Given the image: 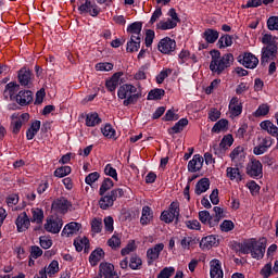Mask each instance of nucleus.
<instances>
[{
    "label": "nucleus",
    "mask_w": 278,
    "mask_h": 278,
    "mask_svg": "<svg viewBox=\"0 0 278 278\" xmlns=\"http://www.w3.org/2000/svg\"><path fill=\"white\" fill-rule=\"evenodd\" d=\"M210 71L213 75H223L227 68H231V66H233L235 59L232 53H225L224 55H220V52L214 49L210 51Z\"/></svg>",
    "instance_id": "obj_1"
},
{
    "label": "nucleus",
    "mask_w": 278,
    "mask_h": 278,
    "mask_svg": "<svg viewBox=\"0 0 278 278\" xmlns=\"http://www.w3.org/2000/svg\"><path fill=\"white\" fill-rule=\"evenodd\" d=\"M239 253L242 255H249L250 253L253 260H264V255L266 254V238L260 240L252 238L249 241L239 243Z\"/></svg>",
    "instance_id": "obj_2"
},
{
    "label": "nucleus",
    "mask_w": 278,
    "mask_h": 278,
    "mask_svg": "<svg viewBox=\"0 0 278 278\" xmlns=\"http://www.w3.org/2000/svg\"><path fill=\"white\" fill-rule=\"evenodd\" d=\"M138 92V88L131 84H124L119 86L117 89V97L123 101V105L125 108H129V105H136L138 103V99H140V93Z\"/></svg>",
    "instance_id": "obj_3"
},
{
    "label": "nucleus",
    "mask_w": 278,
    "mask_h": 278,
    "mask_svg": "<svg viewBox=\"0 0 278 278\" xmlns=\"http://www.w3.org/2000/svg\"><path fill=\"white\" fill-rule=\"evenodd\" d=\"M247 175L252 177V179L262 178L264 175L262 162H260L257 159H252L247 165Z\"/></svg>",
    "instance_id": "obj_4"
},
{
    "label": "nucleus",
    "mask_w": 278,
    "mask_h": 278,
    "mask_svg": "<svg viewBox=\"0 0 278 278\" xmlns=\"http://www.w3.org/2000/svg\"><path fill=\"white\" fill-rule=\"evenodd\" d=\"M237 62L244 66V68H257V64H260V59L255 56V54L251 52H243L239 54L237 58Z\"/></svg>",
    "instance_id": "obj_5"
},
{
    "label": "nucleus",
    "mask_w": 278,
    "mask_h": 278,
    "mask_svg": "<svg viewBox=\"0 0 278 278\" xmlns=\"http://www.w3.org/2000/svg\"><path fill=\"white\" fill-rule=\"evenodd\" d=\"M78 12L81 15L89 14L93 18H97V16H99V14H101V8H99V5H97L96 2H92L90 0H85V2H83L78 7Z\"/></svg>",
    "instance_id": "obj_6"
},
{
    "label": "nucleus",
    "mask_w": 278,
    "mask_h": 278,
    "mask_svg": "<svg viewBox=\"0 0 278 278\" xmlns=\"http://www.w3.org/2000/svg\"><path fill=\"white\" fill-rule=\"evenodd\" d=\"M157 49L160 53L164 55H173L174 51L177 49V41L170 37H164L159 41Z\"/></svg>",
    "instance_id": "obj_7"
},
{
    "label": "nucleus",
    "mask_w": 278,
    "mask_h": 278,
    "mask_svg": "<svg viewBox=\"0 0 278 278\" xmlns=\"http://www.w3.org/2000/svg\"><path fill=\"white\" fill-rule=\"evenodd\" d=\"M277 51L278 46L277 45H269L262 48V56H261V64L262 66H266L268 64V61H275L277 59Z\"/></svg>",
    "instance_id": "obj_8"
},
{
    "label": "nucleus",
    "mask_w": 278,
    "mask_h": 278,
    "mask_svg": "<svg viewBox=\"0 0 278 278\" xmlns=\"http://www.w3.org/2000/svg\"><path fill=\"white\" fill-rule=\"evenodd\" d=\"M68 207H73V203H71V201L65 197L56 198L51 204V210L59 214H66L68 212Z\"/></svg>",
    "instance_id": "obj_9"
},
{
    "label": "nucleus",
    "mask_w": 278,
    "mask_h": 278,
    "mask_svg": "<svg viewBox=\"0 0 278 278\" xmlns=\"http://www.w3.org/2000/svg\"><path fill=\"white\" fill-rule=\"evenodd\" d=\"M14 101L22 108H25L34 102V92L31 90H21L16 93Z\"/></svg>",
    "instance_id": "obj_10"
},
{
    "label": "nucleus",
    "mask_w": 278,
    "mask_h": 278,
    "mask_svg": "<svg viewBox=\"0 0 278 278\" xmlns=\"http://www.w3.org/2000/svg\"><path fill=\"white\" fill-rule=\"evenodd\" d=\"M31 77H34V73H31L30 70H27L26 67H22L17 72L18 84L24 86V88H31Z\"/></svg>",
    "instance_id": "obj_11"
},
{
    "label": "nucleus",
    "mask_w": 278,
    "mask_h": 278,
    "mask_svg": "<svg viewBox=\"0 0 278 278\" xmlns=\"http://www.w3.org/2000/svg\"><path fill=\"white\" fill-rule=\"evenodd\" d=\"M60 271V263L58 261H52L48 267H45L39 270V276H34V278H47V277H53L55 273Z\"/></svg>",
    "instance_id": "obj_12"
},
{
    "label": "nucleus",
    "mask_w": 278,
    "mask_h": 278,
    "mask_svg": "<svg viewBox=\"0 0 278 278\" xmlns=\"http://www.w3.org/2000/svg\"><path fill=\"white\" fill-rule=\"evenodd\" d=\"M64 225V220L60 217H52L47 220L45 224V229L49 233H58L59 231H62V227Z\"/></svg>",
    "instance_id": "obj_13"
},
{
    "label": "nucleus",
    "mask_w": 278,
    "mask_h": 278,
    "mask_svg": "<svg viewBox=\"0 0 278 278\" xmlns=\"http://www.w3.org/2000/svg\"><path fill=\"white\" fill-rule=\"evenodd\" d=\"M15 225L18 233H23V231H27L31 225V219L27 215V212H22L17 218L15 219Z\"/></svg>",
    "instance_id": "obj_14"
},
{
    "label": "nucleus",
    "mask_w": 278,
    "mask_h": 278,
    "mask_svg": "<svg viewBox=\"0 0 278 278\" xmlns=\"http://www.w3.org/2000/svg\"><path fill=\"white\" fill-rule=\"evenodd\" d=\"M162 251H164V243H157L153 248L148 249L147 257L149 266H151L155 260H160V253H162Z\"/></svg>",
    "instance_id": "obj_15"
},
{
    "label": "nucleus",
    "mask_w": 278,
    "mask_h": 278,
    "mask_svg": "<svg viewBox=\"0 0 278 278\" xmlns=\"http://www.w3.org/2000/svg\"><path fill=\"white\" fill-rule=\"evenodd\" d=\"M121 77H123V72H116L105 81V88L111 94L116 93V88H118V83L121 81Z\"/></svg>",
    "instance_id": "obj_16"
},
{
    "label": "nucleus",
    "mask_w": 278,
    "mask_h": 278,
    "mask_svg": "<svg viewBox=\"0 0 278 278\" xmlns=\"http://www.w3.org/2000/svg\"><path fill=\"white\" fill-rule=\"evenodd\" d=\"M21 90V85H18L16 81H11L5 85L3 97L4 99H10V101H15L16 99V92Z\"/></svg>",
    "instance_id": "obj_17"
},
{
    "label": "nucleus",
    "mask_w": 278,
    "mask_h": 278,
    "mask_svg": "<svg viewBox=\"0 0 278 278\" xmlns=\"http://www.w3.org/2000/svg\"><path fill=\"white\" fill-rule=\"evenodd\" d=\"M203 156L201 154H194L192 160L188 163V172L189 173H199L201 168H203Z\"/></svg>",
    "instance_id": "obj_18"
},
{
    "label": "nucleus",
    "mask_w": 278,
    "mask_h": 278,
    "mask_svg": "<svg viewBox=\"0 0 278 278\" xmlns=\"http://www.w3.org/2000/svg\"><path fill=\"white\" fill-rule=\"evenodd\" d=\"M218 237H216L215 235H210L201 239L200 249H202V251H205V249L210 250L212 249V247H218Z\"/></svg>",
    "instance_id": "obj_19"
},
{
    "label": "nucleus",
    "mask_w": 278,
    "mask_h": 278,
    "mask_svg": "<svg viewBox=\"0 0 278 278\" xmlns=\"http://www.w3.org/2000/svg\"><path fill=\"white\" fill-rule=\"evenodd\" d=\"M142 42V37L130 36V39L126 43L127 53H136L140 50V45Z\"/></svg>",
    "instance_id": "obj_20"
},
{
    "label": "nucleus",
    "mask_w": 278,
    "mask_h": 278,
    "mask_svg": "<svg viewBox=\"0 0 278 278\" xmlns=\"http://www.w3.org/2000/svg\"><path fill=\"white\" fill-rule=\"evenodd\" d=\"M100 274L104 276V278H119L118 274L114 271V265L112 263H101L100 266Z\"/></svg>",
    "instance_id": "obj_21"
},
{
    "label": "nucleus",
    "mask_w": 278,
    "mask_h": 278,
    "mask_svg": "<svg viewBox=\"0 0 278 278\" xmlns=\"http://www.w3.org/2000/svg\"><path fill=\"white\" fill-rule=\"evenodd\" d=\"M220 33L214 28H206L202 34V38L207 42V45H214L218 40Z\"/></svg>",
    "instance_id": "obj_22"
},
{
    "label": "nucleus",
    "mask_w": 278,
    "mask_h": 278,
    "mask_svg": "<svg viewBox=\"0 0 278 278\" xmlns=\"http://www.w3.org/2000/svg\"><path fill=\"white\" fill-rule=\"evenodd\" d=\"M229 111L232 116H240L242 114V102L238 97H233L229 102Z\"/></svg>",
    "instance_id": "obj_23"
},
{
    "label": "nucleus",
    "mask_w": 278,
    "mask_h": 278,
    "mask_svg": "<svg viewBox=\"0 0 278 278\" xmlns=\"http://www.w3.org/2000/svg\"><path fill=\"white\" fill-rule=\"evenodd\" d=\"M104 257H105V251H103V249L101 248H97L89 255V263L91 264V266H97L100 260H103Z\"/></svg>",
    "instance_id": "obj_24"
},
{
    "label": "nucleus",
    "mask_w": 278,
    "mask_h": 278,
    "mask_svg": "<svg viewBox=\"0 0 278 278\" xmlns=\"http://www.w3.org/2000/svg\"><path fill=\"white\" fill-rule=\"evenodd\" d=\"M81 229V224L77 222H72L65 225V227L62 230V236H73V233H77Z\"/></svg>",
    "instance_id": "obj_25"
},
{
    "label": "nucleus",
    "mask_w": 278,
    "mask_h": 278,
    "mask_svg": "<svg viewBox=\"0 0 278 278\" xmlns=\"http://www.w3.org/2000/svg\"><path fill=\"white\" fill-rule=\"evenodd\" d=\"M153 220V210L150 206H143L141 212L140 224L144 227Z\"/></svg>",
    "instance_id": "obj_26"
},
{
    "label": "nucleus",
    "mask_w": 278,
    "mask_h": 278,
    "mask_svg": "<svg viewBox=\"0 0 278 278\" xmlns=\"http://www.w3.org/2000/svg\"><path fill=\"white\" fill-rule=\"evenodd\" d=\"M226 177H228L230 181H237V184H240V181H242V174L240 173V168L238 167H227Z\"/></svg>",
    "instance_id": "obj_27"
},
{
    "label": "nucleus",
    "mask_w": 278,
    "mask_h": 278,
    "mask_svg": "<svg viewBox=\"0 0 278 278\" xmlns=\"http://www.w3.org/2000/svg\"><path fill=\"white\" fill-rule=\"evenodd\" d=\"M186 127H188V118L182 117L172 128L168 129V135L173 136L175 134H181Z\"/></svg>",
    "instance_id": "obj_28"
},
{
    "label": "nucleus",
    "mask_w": 278,
    "mask_h": 278,
    "mask_svg": "<svg viewBox=\"0 0 278 278\" xmlns=\"http://www.w3.org/2000/svg\"><path fill=\"white\" fill-rule=\"evenodd\" d=\"M210 190V178H202L195 185V194L200 197L203 192H207Z\"/></svg>",
    "instance_id": "obj_29"
},
{
    "label": "nucleus",
    "mask_w": 278,
    "mask_h": 278,
    "mask_svg": "<svg viewBox=\"0 0 278 278\" xmlns=\"http://www.w3.org/2000/svg\"><path fill=\"white\" fill-rule=\"evenodd\" d=\"M40 125L41 122L38 119L31 123L30 127L26 130L27 140H34L36 138V135L40 131Z\"/></svg>",
    "instance_id": "obj_30"
},
{
    "label": "nucleus",
    "mask_w": 278,
    "mask_h": 278,
    "mask_svg": "<svg viewBox=\"0 0 278 278\" xmlns=\"http://www.w3.org/2000/svg\"><path fill=\"white\" fill-rule=\"evenodd\" d=\"M223 269L220 266V261L213 260L211 262V278H223Z\"/></svg>",
    "instance_id": "obj_31"
},
{
    "label": "nucleus",
    "mask_w": 278,
    "mask_h": 278,
    "mask_svg": "<svg viewBox=\"0 0 278 278\" xmlns=\"http://www.w3.org/2000/svg\"><path fill=\"white\" fill-rule=\"evenodd\" d=\"M102 119L99 117V113H88L86 115V126L87 127H97V125H101Z\"/></svg>",
    "instance_id": "obj_32"
},
{
    "label": "nucleus",
    "mask_w": 278,
    "mask_h": 278,
    "mask_svg": "<svg viewBox=\"0 0 278 278\" xmlns=\"http://www.w3.org/2000/svg\"><path fill=\"white\" fill-rule=\"evenodd\" d=\"M127 34H131V36H139L141 38L142 34V22H134L126 28Z\"/></svg>",
    "instance_id": "obj_33"
},
{
    "label": "nucleus",
    "mask_w": 278,
    "mask_h": 278,
    "mask_svg": "<svg viewBox=\"0 0 278 278\" xmlns=\"http://www.w3.org/2000/svg\"><path fill=\"white\" fill-rule=\"evenodd\" d=\"M166 94L164 89L155 88L149 91L148 101H160Z\"/></svg>",
    "instance_id": "obj_34"
},
{
    "label": "nucleus",
    "mask_w": 278,
    "mask_h": 278,
    "mask_svg": "<svg viewBox=\"0 0 278 278\" xmlns=\"http://www.w3.org/2000/svg\"><path fill=\"white\" fill-rule=\"evenodd\" d=\"M33 218L30 222L36 223L37 225H42V220H45V211L42 208H33L31 210Z\"/></svg>",
    "instance_id": "obj_35"
},
{
    "label": "nucleus",
    "mask_w": 278,
    "mask_h": 278,
    "mask_svg": "<svg viewBox=\"0 0 278 278\" xmlns=\"http://www.w3.org/2000/svg\"><path fill=\"white\" fill-rule=\"evenodd\" d=\"M99 205L101 210H110V207L114 205V202L110 193L101 195L99 200Z\"/></svg>",
    "instance_id": "obj_36"
},
{
    "label": "nucleus",
    "mask_w": 278,
    "mask_h": 278,
    "mask_svg": "<svg viewBox=\"0 0 278 278\" xmlns=\"http://www.w3.org/2000/svg\"><path fill=\"white\" fill-rule=\"evenodd\" d=\"M231 45H233V36L231 35H223L217 41L219 49H227V47H231Z\"/></svg>",
    "instance_id": "obj_37"
},
{
    "label": "nucleus",
    "mask_w": 278,
    "mask_h": 278,
    "mask_svg": "<svg viewBox=\"0 0 278 278\" xmlns=\"http://www.w3.org/2000/svg\"><path fill=\"white\" fill-rule=\"evenodd\" d=\"M112 188H114V180H112V178H104L99 189L100 197H103V194H105L108 190H112Z\"/></svg>",
    "instance_id": "obj_38"
},
{
    "label": "nucleus",
    "mask_w": 278,
    "mask_h": 278,
    "mask_svg": "<svg viewBox=\"0 0 278 278\" xmlns=\"http://www.w3.org/2000/svg\"><path fill=\"white\" fill-rule=\"evenodd\" d=\"M177 27V23H174L170 21V18H167V21H161L156 24V29H161V31H167V29H175Z\"/></svg>",
    "instance_id": "obj_39"
},
{
    "label": "nucleus",
    "mask_w": 278,
    "mask_h": 278,
    "mask_svg": "<svg viewBox=\"0 0 278 278\" xmlns=\"http://www.w3.org/2000/svg\"><path fill=\"white\" fill-rule=\"evenodd\" d=\"M229 125V121L222 118L218 122H216L212 128V134H220L223 129H227V126Z\"/></svg>",
    "instance_id": "obj_40"
},
{
    "label": "nucleus",
    "mask_w": 278,
    "mask_h": 278,
    "mask_svg": "<svg viewBox=\"0 0 278 278\" xmlns=\"http://www.w3.org/2000/svg\"><path fill=\"white\" fill-rule=\"evenodd\" d=\"M269 112H270V106L268 104H261L253 113V116H255V118H260L262 116H268Z\"/></svg>",
    "instance_id": "obj_41"
},
{
    "label": "nucleus",
    "mask_w": 278,
    "mask_h": 278,
    "mask_svg": "<svg viewBox=\"0 0 278 278\" xmlns=\"http://www.w3.org/2000/svg\"><path fill=\"white\" fill-rule=\"evenodd\" d=\"M71 172H72V168L71 166H61V167H58L55 170H54V177H58L59 179H62L63 177H66L67 175H71Z\"/></svg>",
    "instance_id": "obj_42"
},
{
    "label": "nucleus",
    "mask_w": 278,
    "mask_h": 278,
    "mask_svg": "<svg viewBox=\"0 0 278 278\" xmlns=\"http://www.w3.org/2000/svg\"><path fill=\"white\" fill-rule=\"evenodd\" d=\"M101 132L105 138H116V130L111 126V124H105L104 127L101 128Z\"/></svg>",
    "instance_id": "obj_43"
},
{
    "label": "nucleus",
    "mask_w": 278,
    "mask_h": 278,
    "mask_svg": "<svg viewBox=\"0 0 278 278\" xmlns=\"http://www.w3.org/2000/svg\"><path fill=\"white\" fill-rule=\"evenodd\" d=\"M140 266H142V258L137 254H134L130 257L129 268H131V270H140Z\"/></svg>",
    "instance_id": "obj_44"
},
{
    "label": "nucleus",
    "mask_w": 278,
    "mask_h": 278,
    "mask_svg": "<svg viewBox=\"0 0 278 278\" xmlns=\"http://www.w3.org/2000/svg\"><path fill=\"white\" fill-rule=\"evenodd\" d=\"M233 144V135H225L219 143L220 149L228 150Z\"/></svg>",
    "instance_id": "obj_45"
},
{
    "label": "nucleus",
    "mask_w": 278,
    "mask_h": 278,
    "mask_svg": "<svg viewBox=\"0 0 278 278\" xmlns=\"http://www.w3.org/2000/svg\"><path fill=\"white\" fill-rule=\"evenodd\" d=\"M173 75L172 68H163L160 74L155 77L156 84H164V80Z\"/></svg>",
    "instance_id": "obj_46"
},
{
    "label": "nucleus",
    "mask_w": 278,
    "mask_h": 278,
    "mask_svg": "<svg viewBox=\"0 0 278 278\" xmlns=\"http://www.w3.org/2000/svg\"><path fill=\"white\" fill-rule=\"evenodd\" d=\"M103 229V220L101 218H93L91 222V231L93 233H101Z\"/></svg>",
    "instance_id": "obj_47"
},
{
    "label": "nucleus",
    "mask_w": 278,
    "mask_h": 278,
    "mask_svg": "<svg viewBox=\"0 0 278 278\" xmlns=\"http://www.w3.org/2000/svg\"><path fill=\"white\" fill-rule=\"evenodd\" d=\"M104 174L108 175V177H112L115 181H118V172H116V168H114L112 164L105 165Z\"/></svg>",
    "instance_id": "obj_48"
},
{
    "label": "nucleus",
    "mask_w": 278,
    "mask_h": 278,
    "mask_svg": "<svg viewBox=\"0 0 278 278\" xmlns=\"http://www.w3.org/2000/svg\"><path fill=\"white\" fill-rule=\"evenodd\" d=\"M161 220L166 223V225H169V223H173V220L177 223V217L173 215L168 210H166L161 213Z\"/></svg>",
    "instance_id": "obj_49"
},
{
    "label": "nucleus",
    "mask_w": 278,
    "mask_h": 278,
    "mask_svg": "<svg viewBox=\"0 0 278 278\" xmlns=\"http://www.w3.org/2000/svg\"><path fill=\"white\" fill-rule=\"evenodd\" d=\"M100 177H101V174H99V172H92L86 176L85 184H87V186H92V184H94L96 181H99Z\"/></svg>",
    "instance_id": "obj_50"
},
{
    "label": "nucleus",
    "mask_w": 278,
    "mask_h": 278,
    "mask_svg": "<svg viewBox=\"0 0 278 278\" xmlns=\"http://www.w3.org/2000/svg\"><path fill=\"white\" fill-rule=\"evenodd\" d=\"M162 121H164V123H169L170 121H179V115L175 114L174 109H169L162 117Z\"/></svg>",
    "instance_id": "obj_51"
},
{
    "label": "nucleus",
    "mask_w": 278,
    "mask_h": 278,
    "mask_svg": "<svg viewBox=\"0 0 278 278\" xmlns=\"http://www.w3.org/2000/svg\"><path fill=\"white\" fill-rule=\"evenodd\" d=\"M175 275V267L169 266V267H164L160 274L157 275L156 278H170L172 276Z\"/></svg>",
    "instance_id": "obj_52"
},
{
    "label": "nucleus",
    "mask_w": 278,
    "mask_h": 278,
    "mask_svg": "<svg viewBox=\"0 0 278 278\" xmlns=\"http://www.w3.org/2000/svg\"><path fill=\"white\" fill-rule=\"evenodd\" d=\"M153 40H155V30L147 29L146 30V38H144L146 47H148V48L152 47Z\"/></svg>",
    "instance_id": "obj_53"
},
{
    "label": "nucleus",
    "mask_w": 278,
    "mask_h": 278,
    "mask_svg": "<svg viewBox=\"0 0 278 278\" xmlns=\"http://www.w3.org/2000/svg\"><path fill=\"white\" fill-rule=\"evenodd\" d=\"M167 212L176 217V223H179V202H172Z\"/></svg>",
    "instance_id": "obj_54"
},
{
    "label": "nucleus",
    "mask_w": 278,
    "mask_h": 278,
    "mask_svg": "<svg viewBox=\"0 0 278 278\" xmlns=\"http://www.w3.org/2000/svg\"><path fill=\"white\" fill-rule=\"evenodd\" d=\"M236 225L229 219H225L220 224V230L224 231L225 233H229V231H233Z\"/></svg>",
    "instance_id": "obj_55"
},
{
    "label": "nucleus",
    "mask_w": 278,
    "mask_h": 278,
    "mask_svg": "<svg viewBox=\"0 0 278 278\" xmlns=\"http://www.w3.org/2000/svg\"><path fill=\"white\" fill-rule=\"evenodd\" d=\"M104 229L108 233H112V231H114V217L113 216L104 217Z\"/></svg>",
    "instance_id": "obj_56"
},
{
    "label": "nucleus",
    "mask_w": 278,
    "mask_h": 278,
    "mask_svg": "<svg viewBox=\"0 0 278 278\" xmlns=\"http://www.w3.org/2000/svg\"><path fill=\"white\" fill-rule=\"evenodd\" d=\"M267 29L270 31H278V16H270L267 20Z\"/></svg>",
    "instance_id": "obj_57"
},
{
    "label": "nucleus",
    "mask_w": 278,
    "mask_h": 278,
    "mask_svg": "<svg viewBox=\"0 0 278 278\" xmlns=\"http://www.w3.org/2000/svg\"><path fill=\"white\" fill-rule=\"evenodd\" d=\"M261 275L264 278L270 277V275H275V271L273 270V263H267L262 269Z\"/></svg>",
    "instance_id": "obj_58"
},
{
    "label": "nucleus",
    "mask_w": 278,
    "mask_h": 278,
    "mask_svg": "<svg viewBox=\"0 0 278 278\" xmlns=\"http://www.w3.org/2000/svg\"><path fill=\"white\" fill-rule=\"evenodd\" d=\"M108 244L109 247H111V249H119L121 248V238H118V236L113 235L112 238H110L108 240Z\"/></svg>",
    "instance_id": "obj_59"
},
{
    "label": "nucleus",
    "mask_w": 278,
    "mask_h": 278,
    "mask_svg": "<svg viewBox=\"0 0 278 278\" xmlns=\"http://www.w3.org/2000/svg\"><path fill=\"white\" fill-rule=\"evenodd\" d=\"M109 195L114 202L116 201V199H121L122 197H125V191L122 188L113 189L111 192H109Z\"/></svg>",
    "instance_id": "obj_60"
},
{
    "label": "nucleus",
    "mask_w": 278,
    "mask_h": 278,
    "mask_svg": "<svg viewBox=\"0 0 278 278\" xmlns=\"http://www.w3.org/2000/svg\"><path fill=\"white\" fill-rule=\"evenodd\" d=\"M39 244L43 249H51L53 247V240L43 236L39 238Z\"/></svg>",
    "instance_id": "obj_61"
},
{
    "label": "nucleus",
    "mask_w": 278,
    "mask_h": 278,
    "mask_svg": "<svg viewBox=\"0 0 278 278\" xmlns=\"http://www.w3.org/2000/svg\"><path fill=\"white\" fill-rule=\"evenodd\" d=\"M112 68H114V64H112V63H108V62H105V63H98V64H96V71H104V72H110V71H112Z\"/></svg>",
    "instance_id": "obj_62"
},
{
    "label": "nucleus",
    "mask_w": 278,
    "mask_h": 278,
    "mask_svg": "<svg viewBox=\"0 0 278 278\" xmlns=\"http://www.w3.org/2000/svg\"><path fill=\"white\" fill-rule=\"evenodd\" d=\"M208 118H210V121H212V123H216V121H218V118H220V111H218V109H216V108H212L208 111Z\"/></svg>",
    "instance_id": "obj_63"
},
{
    "label": "nucleus",
    "mask_w": 278,
    "mask_h": 278,
    "mask_svg": "<svg viewBox=\"0 0 278 278\" xmlns=\"http://www.w3.org/2000/svg\"><path fill=\"white\" fill-rule=\"evenodd\" d=\"M210 217L211 214L207 211H200L199 212V220L203 224V225H208L210 223Z\"/></svg>",
    "instance_id": "obj_64"
}]
</instances>
